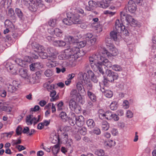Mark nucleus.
Segmentation results:
<instances>
[{
    "instance_id": "43",
    "label": "nucleus",
    "mask_w": 156,
    "mask_h": 156,
    "mask_svg": "<svg viewBox=\"0 0 156 156\" xmlns=\"http://www.w3.org/2000/svg\"><path fill=\"white\" fill-rule=\"evenodd\" d=\"M15 62L18 65L24 67L25 66V64L24 63L25 62L24 61H23L19 58H17Z\"/></svg>"
},
{
    "instance_id": "15",
    "label": "nucleus",
    "mask_w": 156,
    "mask_h": 156,
    "mask_svg": "<svg viewBox=\"0 0 156 156\" xmlns=\"http://www.w3.org/2000/svg\"><path fill=\"white\" fill-rule=\"evenodd\" d=\"M27 72L28 71L26 69L22 68L19 69L18 73L22 77L26 79L27 78H28L29 76Z\"/></svg>"
},
{
    "instance_id": "19",
    "label": "nucleus",
    "mask_w": 156,
    "mask_h": 156,
    "mask_svg": "<svg viewBox=\"0 0 156 156\" xmlns=\"http://www.w3.org/2000/svg\"><path fill=\"white\" fill-rule=\"evenodd\" d=\"M50 96L52 98L50 99L51 101H53L58 100L59 98V95L57 94L55 97V96L56 95V92L54 90H52L50 91Z\"/></svg>"
},
{
    "instance_id": "58",
    "label": "nucleus",
    "mask_w": 156,
    "mask_h": 156,
    "mask_svg": "<svg viewBox=\"0 0 156 156\" xmlns=\"http://www.w3.org/2000/svg\"><path fill=\"white\" fill-rule=\"evenodd\" d=\"M56 72L58 73H59L61 72H62V73H64L66 70V68L64 67L61 69L58 67H56Z\"/></svg>"
},
{
    "instance_id": "29",
    "label": "nucleus",
    "mask_w": 156,
    "mask_h": 156,
    "mask_svg": "<svg viewBox=\"0 0 156 156\" xmlns=\"http://www.w3.org/2000/svg\"><path fill=\"white\" fill-rule=\"evenodd\" d=\"M95 68H96L98 69L101 74L104 75V70L103 69L104 66L101 63L97 64L95 65Z\"/></svg>"
},
{
    "instance_id": "40",
    "label": "nucleus",
    "mask_w": 156,
    "mask_h": 156,
    "mask_svg": "<svg viewBox=\"0 0 156 156\" xmlns=\"http://www.w3.org/2000/svg\"><path fill=\"white\" fill-rule=\"evenodd\" d=\"M78 131L80 134L83 135H85L87 133V129L86 128L84 127H80L78 129Z\"/></svg>"
},
{
    "instance_id": "36",
    "label": "nucleus",
    "mask_w": 156,
    "mask_h": 156,
    "mask_svg": "<svg viewBox=\"0 0 156 156\" xmlns=\"http://www.w3.org/2000/svg\"><path fill=\"white\" fill-rule=\"evenodd\" d=\"M128 14L126 15L124 12H121L120 13V20L122 23L126 21Z\"/></svg>"
},
{
    "instance_id": "12",
    "label": "nucleus",
    "mask_w": 156,
    "mask_h": 156,
    "mask_svg": "<svg viewBox=\"0 0 156 156\" xmlns=\"http://www.w3.org/2000/svg\"><path fill=\"white\" fill-rule=\"evenodd\" d=\"M101 112H102V109L99 110L98 111L99 114V116L100 118H101L102 117H105L108 120H111L113 114L111 112L108 111L106 112L105 113L103 114L101 113Z\"/></svg>"
},
{
    "instance_id": "25",
    "label": "nucleus",
    "mask_w": 156,
    "mask_h": 156,
    "mask_svg": "<svg viewBox=\"0 0 156 156\" xmlns=\"http://www.w3.org/2000/svg\"><path fill=\"white\" fill-rule=\"evenodd\" d=\"M119 33L116 30L114 29L113 30L111 31L109 36L114 41H116L117 39V34Z\"/></svg>"
},
{
    "instance_id": "30",
    "label": "nucleus",
    "mask_w": 156,
    "mask_h": 156,
    "mask_svg": "<svg viewBox=\"0 0 156 156\" xmlns=\"http://www.w3.org/2000/svg\"><path fill=\"white\" fill-rule=\"evenodd\" d=\"M67 18L64 19L62 20L63 22L67 25H71L73 24V22L69 17V14L67 16Z\"/></svg>"
},
{
    "instance_id": "24",
    "label": "nucleus",
    "mask_w": 156,
    "mask_h": 156,
    "mask_svg": "<svg viewBox=\"0 0 156 156\" xmlns=\"http://www.w3.org/2000/svg\"><path fill=\"white\" fill-rule=\"evenodd\" d=\"M47 51L49 55H51V56L52 58H56V55H55V49L51 47H49L47 49Z\"/></svg>"
},
{
    "instance_id": "42",
    "label": "nucleus",
    "mask_w": 156,
    "mask_h": 156,
    "mask_svg": "<svg viewBox=\"0 0 156 156\" xmlns=\"http://www.w3.org/2000/svg\"><path fill=\"white\" fill-rule=\"evenodd\" d=\"M54 42L56 43V45H58L59 47L64 46L66 44L65 42L62 41H55Z\"/></svg>"
},
{
    "instance_id": "41",
    "label": "nucleus",
    "mask_w": 156,
    "mask_h": 156,
    "mask_svg": "<svg viewBox=\"0 0 156 156\" xmlns=\"http://www.w3.org/2000/svg\"><path fill=\"white\" fill-rule=\"evenodd\" d=\"M87 94L90 99L92 101H95L96 99L95 95L91 92L88 91Z\"/></svg>"
},
{
    "instance_id": "54",
    "label": "nucleus",
    "mask_w": 156,
    "mask_h": 156,
    "mask_svg": "<svg viewBox=\"0 0 156 156\" xmlns=\"http://www.w3.org/2000/svg\"><path fill=\"white\" fill-rule=\"evenodd\" d=\"M22 128L20 126H18L17 127L16 129V132L17 135H20L21 134L22 132Z\"/></svg>"
},
{
    "instance_id": "21",
    "label": "nucleus",
    "mask_w": 156,
    "mask_h": 156,
    "mask_svg": "<svg viewBox=\"0 0 156 156\" xmlns=\"http://www.w3.org/2000/svg\"><path fill=\"white\" fill-rule=\"evenodd\" d=\"M101 87V90L103 93H105V96L108 98H111L113 95L112 92L111 91L107 90L105 88V87L102 88L101 87V84L100 85Z\"/></svg>"
},
{
    "instance_id": "55",
    "label": "nucleus",
    "mask_w": 156,
    "mask_h": 156,
    "mask_svg": "<svg viewBox=\"0 0 156 156\" xmlns=\"http://www.w3.org/2000/svg\"><path fill=\"white\" fill-rule=\"evenodd\" d=\"M47 65L49 67H53L56 66L55 63L53 61H50L47 63Z\"/></svg>"
},
{
    "instance_id": "38",
    "label": "nucleus",
    "mask_w": 156,
    "mask_h": 156,
    "mask_svg": "<svg viewBox=\"0 0 156 156\" xmlns=\"http://www.w3.org/2000/svg\"><path fill=\"white\" fill-rule=\"evenodd\" d=\"M78 93H77V90L76 89H73L72 90L70 93V96L71 99H75Z\"/></svg>"
},
{
    "instance_id": "16",
    "label": "nucleus",
    "mask_w": 156,
    "mask_h": 156,
    "mask_svg": "<svg viewBox=\"0 0 156 156\" xmlns=\"http://www.w3.org/2000/svg\"><path fill=\"white\" fill-rule=\"evenodd\" d=\"M5 66L7 70H9L11 71V72L12 74H14L18 73V72H17V70L18 69L17 66L11 65L8 66V65H6Z\"/></svg>"
},
{
    "instance_id": "9",
    "label": "nucleus",
    "mask_w": 156,
    "mask_h": 156,
    "mask_svg": "<svg viewBox=\"0 0 156 156\" xmlns=\"http://www.w3.org/2000/svg\"><path fill=\"white\" fill-rule=\"evenodd\" d=\"M123 23H120L119 20H117L115 22V29L119 33H121L122 30L124 29L125 26Z\"/></svg>"
},
{
    "instance_id": "13",
    "label": "nucleus",
    "mask_w": 156,
    "mask_h": 156,
    "mask_svg": "<svg viewBox=\"0 0 156 156\" xmlns=\"http://www.w3.org/2000/svg\"><path fill=\"white\" fill-rule=\"evenodd\" d=\"M88 5L86 7V9L88 11L94 10L98 6L97 3L93 1H90L88 2Z\"/></svg>"
},
{
    "instance_id": "62",
    "label": "nucleus",
    "mask_w": 156,
    "mask_h": 156,
    "mask_svg": "<svg viewBox=\"0 0 156 156\" xmlns=\"http://www.w3.org/2000/svg\"><path fill=\"white\" fill-rule=\"evenodd\" d=\"M119 118L115 114H113L111 120H113L115 121H117L119 120Z\"/></svg>"
},
{
    "instance_id": "48",
    "label": "nucleus",
    "mask_w": 156,
    "mask_h": 156,
    "mask_svg": "<svg viewBox=\"0 0 156 156\" xmlns=\"http://www.w3.org/2000/svg\"><path fill=\"white\" fill-rule=\"evenodd\" d=\"M53 74V71L50 69L46 70L44 72V74L47 77H49L51 76Z\"/></svg>"
},
{
    "instance_id": "1",
    "label": "nucleus",
    "mask_w": 156,
    "mask_h": 156,
    "mask_svg": "<svg viewBox=\"0 0 156 156\" xmlns=\"http://www.w3.org/2000/svg\"><path fill=\"white\" fill-rule=\"evenodd\" d=\"M80 49L76 45L71 48H69L65 50L63 54L58 56V58L61 60L68 59L69 61H74L79 57L77 54L79 53Z\"/></svg>"
},
{
    "instance_id": "52",
    "label": "nucleus",
    "mask_w": 156,
    "mask_h": 156,
    "mask_svg": "<svg viewBox=\"0 0 156 156\" xmlns=\"http://www.w3.org/2000/svg\"><path fill=\"white\" fill-rule=\"evenodd\" d=\"M38 55L42 59H46L48 57L47 54L46 52L43 51L39 53Z\"/></svg>"
},
{
    "instance_id": "39",
    "label": "nucleus",
    "mask_w": 156,
    "mask_h": 156,
    "mask_svg": "<svg viewBox=\"0 0 156 156\" xmlns=\"http://www.w3.org/2000/svg\"><path fill=\"white\" fill-rule=\"evenodd\" d=\"M66 39L67 40V41L70 44H73V45H75L76 42H75L74 39L73 37L68 36L66 37Z\"/></svg>"
},
{
    "instance_id": "47",
    "label": "nucleus",
    "mask_w": 156,
    "mask_h": 156,
    "mask_svg": "<svg viewBox=\"0 0 156 156\" xmlns=\"http://www.w3.org/2000/svg\"><path fill=\"white\" fill-rule=\"evenodd\" d=\"M117 103L116 101H113L112 102L110 105V108L112 110H115L117 108Z\"/></svg>"
},
{
    "instance_id": "50",
    "label": "nucleus",
    "mask_w": 156,
    "mask_h": 156,
    "mask_svg": "<svg viewBox=\"0 0 156 156\" xmlns=\"http://www.w3.org/2000/svg\"><path fill=\"white\" fill-rule=\"evenodd\" d=\"M112 68L114 70L116 71H121L122 70V67L117 65H113Z\"/></svg>"
},
{
    "instance_id": "17",
    "label": "nucleus",
    "mask_w": 156,
    "mask_h": 156,
    "mask_svg": "<svg viewBox=\"0 0 156 156\" xmlns=\"http://www.w3.org/2000/svg\"><path fill=\"white\" fill-rule=\"evenodd\" d=\"M26 2H30V3H29L28 8L30 11L35 12L37 10V5H35V3H32L30 0H26Z\"/></svg>"
},
{
    "instance_id": "27",
    "label": "nucleus",
    "mask_w": 156,
    "mask_h": 156,
    "mask_svg": "<svg viewBox=\"0 0 156 156\" xmlns=\"http://www.w3.org/2000/svg\"><path fill=\"white\" fill-rule=\"evenodd\" d=\"M112 39L109 36H107L105 38V41L106 44L108 48L112 47V46L114 45L112 43Z\"/></svg>"
},
{
    "instance_id": "31",
    "label": "nucleus",
    "mask_w": 156,
    "mask_h": 156,
    "mask_svg": "<svg viewBox=\"0 0 156 156\" xmlns=\"http://www.w3.org/2000/svg\"><path fill=\"white\" fill-rule=\"evenodd\" d=\"M87 124L88 127L90 128H93L95 125L94 121L92 119L87 120Z\"/></svg>"
},
{
    "instance_id": "5",
    "label": "nucleus",
    "mask_w": 156,
    "mask_h": 156,
    "mask_svg": "<svg viewBox=\"0 0 156 156\" xmlns=\"http://www.w3.org/2000/svg\"><path fill=\"white\" fill-rule=\"evenodd\" d=\"M106 73L107 75V78L108 81L112 82L114 80H117L118 78V74L110 70H106Z\"/></svg>"
},
{
    "instance_id": "61",
    "label": "nucleus",
    "mask_w": 156,
    "mask_h": 156,
    "mask_svg": "<svg viewBox=\"0 0 156 156\" xmlns=\"http://www.w3.org/2000/svg\"><path fill=\"white\" fill-rule=\"evenodd\" d=\"M40 109V107L38 105H35L34 108H30V111L37 112Z\"/></svg>"
},
{
    "instance_id": "45",
    "label": "nucleus",
    "mask_w": 156,
    "mask_h": 156,
    "mask_svg": "<svg viewBox=\"0 0 156 156\" xmlns=\"http://www.w3.org/2000/svg\"><path fill=\"white\" fill-rule=\"evenodd\" d=\"M59 116L61 119L64 120V121L66 120L68 118L65 112H61L59 115Z\"/></svg>"
},
{
    "instance_id": "22",
    "label": "nucleus",
    "mask_w": 156,
    "mask_h": 156,
    "mask_svg": "<svg viewBox=\"0 0 156 156\" xmlns=\"http://www.w3.org/2000/svg\"><path fill=\"white\" fill-rule=\"evenodd\" d=\"M51 34H54L57 37H61L62 35V30L58 28H55L54 29H52Z\"/></svg>"
},
{
    "instance_id": "8",
    "label": "nucleus",
    "mask_w": 156,
    "mask_h": 156,
    "mask_svg": "<svg viewBox=\"0 0 156 156\" xmlns=\"http://www.w3.org/2000/svg\"><path fill=\"white\" fill-rule=\"evenodd\" d=\"M110 50V52H108L107 50L105 49L104 53H105L108 57H111V56H116L119 53L118 50L116 48L114 45L112 46L111 47L109 48Z\"/></svg>"
},
{
    "instance_id": "51",
    "label": "nucleus",
    "mask_w": 156,
    "mask_h": 156,
    "mask_svg": "<svg viewBox=\"0 0 156 156\" xmlns=\"http://www.w3.org/2000/svg\"><path fill=\"white\" fill-rule=\"evenodd\" d=\"M26 79L27 80V81L29 82L32 83H36V81L35 80H34V75L32 77H31L29 75L28 78H27Z\"/></svg>"
},
{
    "instance_id": "34",
    "label": "nucleus",
    "mask_w": 156,
    "mask_h": 156,
    "mask_svg": "<svg viewBox=\"0 0 156 156\" xmlns=\"http://www.w3.org/2000/svg\"><path fill=\"white\" fill-rule=\"evenodd\" d=\"M51 142L53 144H56L57 143H58L60 141V139L58 135H55L52 136V137H51Z\"/></svg>"
},
{
    "instance_id": "37",
    "label": "nucleus",
    "mask_w": 156,
    "mask_h": 156,
    "mask_svg": "<svg viewBox=\"0 0 156 156\" xmlns=\"http://www.w3.org/2000/svg\"><path fill=\"white\" fill-rule=\"evenodd\" d=\"M86 43V41H81L79 42H76L75 45L78 47V48H82L84 47L85 46Z\"/></svg>"
},
{
    "instance_id": "56",
    "label": "nucleus",
    "mask_w": 156,
    "mask_h": 156,
    "mask_svg": "<svg viewBox=\"0 0 156 156\" xmlns=\"http://www.w3.org/2000/svg\"><path fill=\"white\" fill-rule=\"evenodd\" d=\"M24 60L25 61L29 63L33 61L32 57L30 56H25Z\"/></svg>"
},
{
    "instance_id": "11",
    "label": "nucleus",
    "mask_w": 156,
    "mask_h": 156,
    "mask_svg": "<svg viewBox=\"0 0 156 156\" xmlns=\"http://www.w3.org/2000/svg\"><path fill=\"white\" fill-rule=\"evenodd\" d=\"M32 48L34 49V51L39 53L45 51L44 47L39 44L37 43H33L32 44Z\"/></svg>"
},
{
    "instance_id": "32",
    "label": "nucleus",
    "mask_w": 156,
    "mask_h": 156,
    "mask_svg": "<svg viewBox=\"0 0 156 156\" xmlns=\"http://www.w3.org/2000/svg\"><path fill=\"white\" fill-rule=\"evenodd\" d=\"M15 11L16 14L19 18L20 19L22 20L23 18V15L21 10L18 8H16Z\"/></svg>"
},
{
    "instance_id": "10",
    "label": "nucleus",
    "mask_w": 156,
    "mask_h": 156,
    "mask_svg": "<svg viewBox=\"0 0 156 156\" xmlns=\"http://www.w3.org/2000/svg\"><path fill=\"white\" fill-rule=\"evenodd\" d=\"M69 122L70 125L72 126L76 124V117L75 114L73 112H71L68 117Z\"/></svg>"
},
{
    "instance_id": "64",
    "label": "nucleus",
    "mask_w": 156,
    "mask_h": 156,
    "mask_svg": "<svg viewBox=\"0 0 156 156\" xmlns=\"http://www.w3.org/2000/svg\"><path fill=\"white\" fill-rule=\"evenodd\" d=\"M126 117L129 118H132L133 117V113L130 111H128L126 112Z\"/></svg>"
},
{
    "instance_id": "63",
    "label": "nucleus",
    "mask_w": 156,
    "mask_h": 156,
    "mask_svg": "<svg viewBox=\"0 0 156 156\" xmlns=\"http://www.w3.org/2000/svg\"><path fill=\"white\" fill-rule=\"evenodd\" d=\"M33 115H27V116L26 122L28 124L30 123V121L31 120V118L32 117Z\"/></svg>"
},
{
    "instance_id": "23",
    "label": "nucleus",
    "mask_w": 156,
    "mask_h": 156,
    "mask_svg": "<svg viewBox=\"0 0 156 156\" xmlns=\"http://www.w3.org/2000/svg\"><path fill=\"white\" fill-rule=\"evenodd\" d=\"M103 59H102V60L100 61V63L102 64L104 66H105L107 68H110L112 67V65L111 63L108 61V60L107 59H105L103 57Z\"/></svg>"
},
{
    "instance_id": "46",
    "label": "nucleus",
    "mask_w": 156,
    "mask_h": 156,
    "mask_svg": "<svg viewBox=\"0 0 156 156\" xmlns=\"http://www.w3.org/2000/svg\"><path fill=\"white\" fill-rule=\"evenodd\" d=\"M56 19H50L48 21V24L51 27H54L56 25Z\"/></svg>"
},
{
    "instance_id": "4",
    "label": "nucleus",
    "mask_w": 156,
    "mask_h": 156,
    "mask_svg": "<svg viewBox=\"0 0 156 156\" xmlns=\"http://www.w3.org/2000/svg\"><path fill=\"white\" fill-rule=\"evenodd\" d=\"M125 9L127 12V10L130 13H133L136 9V5L132 0H130L125 7Z\"/></svg>"
},
{
    "instance_id": "2",
    "label": "nucleus",
    "mask_w": 156,
    "mask_h": 156,
    "mask_svg": "<svg viewBox=\"0 0 156 156\" xmlns=\"http://www.w3.org/2000/svg\"><path fill=\"white\" fill-rule=\"evenodd\" d=\"M103 59V57H101L99 55H94L89 58V60L91 67L92 68L95 69V65L97 64L100 63V61L102 60Z\"/></svg>"
},
{
    "instance_id": "14",
    "label": "nucleus",
    "mask_w": 156,
    "mask_h": 156,
    "mask_svg": "<svg viewBox=\"0 0 156 156\" xmlns=\"http://www.w3.org/2000/svg\"><path fill=\"white\" fill-rule=\"evenodd\" d=\"M30 69L32 71H34L36 69H40L43 67V64L40 62H37L31 64L30 66Z\"/></svg>"
},
{
    "instance_id": "3",
    "label": "nucleus",
    "mask_w": 156,
    "mask_h": 156,
    "mask_svg": "<svg viewBox=\"0 0 156 156\" xmlns=\"http://www.w3.org/2000/svg\"><path fill=\"white\" fill-rule=\"evenodd\" d=\"M87 76V75L86 74H84L82 75L83 79L82 81V83L85 88L88 90H90L92 89L93 85L90 79L88 78Z\"/></svg>"
},
{
    "instance_id": "49",
    "label": "nucleus",
    "mask_w": 156,
    "mask_h": 156,
    "mask_svg": "<svg viewBox=\"0 0 156 156\" xmlns=\"http://www.w3.org/2000/svg\"><path fill=\"white\" fill-rule=\"evenodd\" d=\"M44 86L47 88L48 90L49 91V90H53L52 89L55 88V86L54 85H49L48 83L44 84Z\"/></svg>"
},
{
    "instance_id": "53",
    "label": "nucleus",
    "mask_w": 156,
    "mask_h": 156,
    "mask_svg": "<svg viewBox=\"0 0 156 156\" xmlns=\"http://www.w3.org/2000/svg\"><path fill=\"white\" fill-rule=\"evenodd\" d=\"M34 3H35V5H37V7H42L43 5V2L41 0H35V2Z\"/></svg>"
},
{
    "instance_id": "26",
    "label": "nucleus",
    "mask_w": 156,
    "mask_h": 156,
    "mask_svg": "<svg viewBox=\"0 0 156 156\" xmlns=\"http://www.w3.org/2000/svg\"><path fill=\"white\" fill-rule=\"evenodd\" d=\"M52 151L55 156H56V154L60 151V147L58 144H56L52 148Z\"/></svg>"
},
{
    "instance_id": "35",
    "label": "nucleus",
    "mask_w": 156,
    "mask_h": 156,
    "mask_svg": "<svg viewBox=\"0 0 156 156\" xmlns=\"http://www.w3.org/2000/svg\"><path fill=\"white\" fill-rule=\"evenodd\" d=\"M109 127L108 123L106 121H103L102 122V128L105 131L107 130Z\"/></svg>"
},
{
    "instance_id": "57",
    "label": "nucleus",
    "mask_w": 156,
    "mask_h": 156,
    "mask_svg": "<svg viewBox=\"0 0 156 156\" xmlns=\"http://www.w3.org/2000/svg\"><path fill=\"white\" fill-rule=\"evenodd\" d=\"M97 40V38L96 37H93L92 38H91L89 42L91 45H94L95 44Z\"/></svg>"
},
{
    "instance_id": "59",
    "label": "nucleus",
    "mask_w": 156,
    "mask_h": 156,
    "mask_svg": "<svg viewBox=\"0 0 156 156\" xmlns=\"http://www.w3.org/2000/svg\"><path fill=\"white\" fill-rule=\"evenodd\" d=\"M100 130L98 128H95L93 130V133L96 135H99L101 133Z\"/></svg>"
},
{
    "instance_id": "44",
    "label": "nucleus",
    "mask_w": 156,
    "mask_h": 156,
    "mask_svg": "<svg viewBox=\"0 0 156 156\" xmlns=\"http://www.w3.org/2000/svg\"><path fill=\"white\" fill-rule=\"evenodd\" d=\"M94 153L96 155L99 156H102L105 154L104 150L102 149L97 150L95 151Z\"/></svg>"
},
{
    "instance_id": "7",
    "label": "nucleus",
    "mask_w": 156,
    "mask_h": 156,
    "mask_svg": "<svg viewBox=\"0 0 156 156\" xmlns=\"http://www.w3.org/2000/svg\"><path fill=\"white\" fill-rule=\"evenodd\" d=\"M69 14V17L73 22L74 24H78L81 23L82 22L79 19L80 17L79 15L77 13L74 14L70 13Z\"/></svg>"
},
{
    "instance_id": "60",
    "label": "nucleus",
    "mask_w": 156,
    "mask_h": 156,
    "mask_svg": "<svg viewBox=\"0 0 156 156\" xmlns=\"http://www.w3.org/2000/svg\"><path fill=\"white\" fill-rule=\"evenodd\" d=\"M85 36L87 40H90L93 37V34L91 33L87 34Z\"/></svg>"
},
{
    "instance_id": "28",
    "label": "nucleus",
    "mask_w": 156,
    "mask_h": 156,
    "mask_svg": "<svg viewBox=\"0 0 156 156\" xmlns=\"http://www.w3.org/2000/svg\"><path fill=\"white\" fill-rule=\"evenodd\" d=\"M113 0H101L100 2V4L102 7L105 8L108 7L109 5L108 2Z\"/></svg>"
},
{
    "instance_id": "6",
    "label": "nucleus",
    "mask_w": 156,
    "mask_h": 156,
    "mask_svg": "<svg viewBox=\"0 0 156 156\" xmlns=\"http://www.w3.org/2000/svg\"><path fill=\"white\" fill-rule=\"evenodd\" d=\"M69 106L71 110L76 113H79L80 112V108L77 105L75 100L71 99L69 102Z\"/></svg>"
},
{
    "instance_id": "20",
    "label": "nucleus",
    "mask_w": 156,
    "mask_h": 156,
    "mask_svg": "<svg viewBox=\"0 0 156 156\" xmlns=\"http://www.w3.org/2000/svg\"><path fill=\"white\" fill-rule=\"evenodd\" d=\"M76 88L79 91V93H80L83 94H85V91L84 87L83 84H81L80 83H78L76 84Z\"/></svg>"
},
{
    "instance_id": "33",
    "label": "nucleus",
    "mask_w": 156,
    "mask_h": 156,
    "mask_svg": "<svg viewBox=\"0 0 156 156\" xmlns=\"http://www.w3.org/2000/svg\"><path fill=\"white\" fill-rule=\"evenodd\" d=\"M7 90L8 91L11 93H13L16 91L17 89L14 86L10 84H7Z\"/></svg>"
},
{
    "instance_id": "18",
    "label": "nucleus",
    "mask_w": 156,
    "mask_h": 156,
    "mask_svg": "<svg viewBox=\"0 0 156 156\" xmlns=\"http://www.w3.org/2000/svg\"><path fill=\"white\" fill-rule=\"evenodd\" d=\"M84 118L82 115L76 117V125L79 127L82 126L84 123Z\"/></svg>"
}]
</instances>
